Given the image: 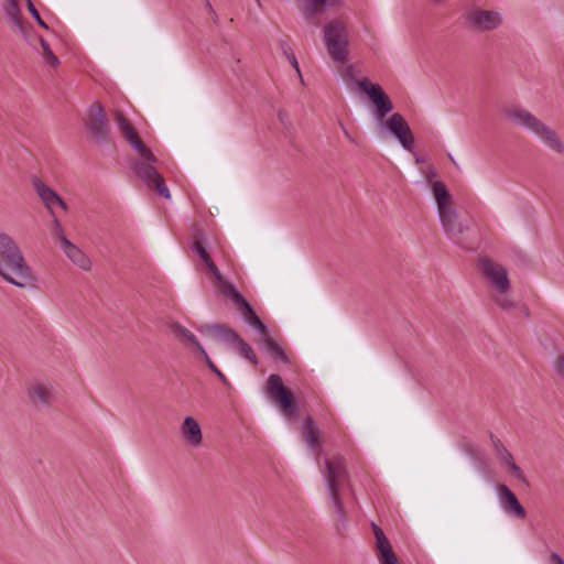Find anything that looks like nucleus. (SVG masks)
<instances>
[{
  "instance_id": "obj_1",
  "label": "nucleus",
  "mask_w": 564,
  "mask_h": 564,
  "mask_svg": "<svg viewBox=\"0 0 564 564\" xmlns=\"http://www.w3.org/2000/svg\"><path fill=\"white\" fill-rule=\"evenodd\" d=\"M115 121L121 133V135L129 142V144L138 152L140 160H137L132 164L134 174L142 180L147 186L151 189H155L159 195L170 199L171 194L164 182V178L159 174L155 166V155L151 150L142 142L138 132L128 121V119L120 112L115 113Z\"/></svg>"
},
{
  "instance_id": "obj_2",
  "label": "nucleus",
  "mask_w": 564,
  "mask_h": 564,
  "mask_svg": "<svg viewBox=\"0 0 564 564\" xmlns=\"http://www.w3.org/2000/svg\"><path fill=\"white\" fill-rule=\"evenodd\" d=\"M0 275L7 282L21 289L35 281L32 269L26 263L19 246L4 232H0Z\"/></svg>"
},
{
  "instance_id": "obj_3",
  "label": "nucleus",
  "mask_w": 564,
  "mask_h": 564,
  "mask_svg": "<svg viewBox=\"0 0 564 564\" xmlns=\"http://www.w3.org/2000/svg\"><path fill=\"white\" fill-rule=\"evenodd\" d=\"M324 478L332 500L333 508L340 521L345 520V506L341 499V489L350 484L346 459L343 455H335L325 459Z\"/></svg>"
},
{
  "instance_id": "obj_4",
  "label": "nucleus",
  "mask_w": 564,
  "mask_h": 564,
  "mask_svg": "<svg viewBox=\"0 0 564 564\" xmlns=\"http://www.w3.org/2000/svg\"><path fill=\"white\" fill-rule=\"evenodd\" d=\"M322 32L326 52L332 61L337 65L347 64L350 46L347 22L340 18L332 19L324 24Z\"/></svg>"
},
{
  "instance_id": "obj_5",
  "label": "nucleus",
  "mask_w": 564,
  "mask_h": 564,
  "mask_svg": "<svg viewBox=\"0 0 564 564\" xmlns=\"http://www.w3.org/2000/svg\"><path fill=\"white\" fill-rule=\"evenodd\" d=\"M503 112L509 120L534 133L551 150L557 153L564 151V144L556 132L528 110L520 107H510L505 109Z\"/></svg>"
},
{
  "instance_id": "obj_6",
  "label": "nucleus",
  "mask_w": 564,
  "mask_h": 564,
  "mask_svg": "<svg viewBox=\"0 0 564 564\" xmlns=\"http://www.w3.org/2000/svg\"><path fill=\"white\" fill-rule=\"evenodd\" d=\"M265 393L286 417L297 414L294 395L292 391L283 384L282 378L279 375L269 376L265 384Z\"/></svg>"
},
{
  "instance_id": "obj_7",
  "label": "nucleus",
  "mask_w": 564,
  "mask_h": 564,
  "mask_svg": "<svg viewBox=\"0 0 564 564\" xmlns=\"http://www.w3.org/2000/svg\"><path fill=\"white\" fill-rule=\"evenodd\" d=\"M86 127L93 139L98 143H106L109 137L110 128L104 107L99 102L90 106L87 117Z\"/></svg>"
},
{
  "instance_id": "obj_8",
  "label": "nucleus",
  "mask_w": 564,
  "mask_h": 564,
  "mask_svg": "<svg viewBox=\"0 0 564 564\" xmlns=\"http://www.w3.org/2000/svg\"><path fill=\"white\" fill-rule=\"evenodd\" d=\"M358 86L370 97L376 105V118L382 122L384 117L392 111L393 105L389 96L377 84H371L367 78L358 82Z\"/></svg>"
},
{
  "instance_id": "obj_9",
  "label": "nucleus",
  "mask_w": 564,
  "mask_h": 564,
  "mask_svg": "<svg viewBox=\"0 0 564 564\" xmlns=\"http://www.w3.org/2000/svg\"><path fill=\"white\" fill-rule=\"evenodd\" d=\"M380 124L394 134L405 150L412 149L414 138L402 115L393 113L387 121H382Z\"/></svg>"
},
{
  "instance_id": "obj_10",
  "label": "nucleus",
  "mask_w": 564,
  "mask_h": 564,
  "mask_svg": "<svg viewBox=\"0 0 564 564\" xmlns=\"http://www.w3.org/2000/svg\"><path fill=\"white\" fill-rule=\"evenodd\" d=\"M480 270L499 292L505 293L509 289L510 282L507 270L502 265L484 258L480 261Z\"/></svg>"
},
{
  "instance_id": "obj_11",
  "label": "nucleus",
  "mask_w": 564,
  "mask_h": 564,
  "mask_svg": "<svg viewBox=\"0 0 564 564\" xmlns=\"http://www.w3.org/2000/svg\"><path fill=\"white\" fill-rule=\"evenodd\" d=\"M468 20L476 30L481 32L496 30L502 23L501 14L495 10L475 9L469 13Z\"/></svg>"
},
{
  "instance_id": "obj_12",
  "label": "nucleus",
  "mask_w": 564,
  "mask_h": 564,
  "mask_svg": "<svg viewBox=\"0 0 564 564\" xmlns=\"http://www.w3.org/2000/svg\"><path fill=\"white\" fill-rule=\"evenodd\" d=\"M499 502L502 510L516 519H524L527 517L525 508L519 502L514 492L506 485L497 487Z\"/></svg>"
},
{
  "instance_id": "obj_13",
  "label": "nucleus",
  "mask_w": 564,
  "mask_h": 564,
  "mask_svg": "<svg viewBox=\"0 0 564 564\" xmlns=\"http://www.w3.org/2000/svg\"><path fill=\"white\" fill-rule=\"evenodd\" d=\"M344 7V0H300V11L306 21H314L329 8Z\"/></svg>"
},
{
  "instance_id": "obj_14",
  "label": "nucleus",
  "mask_w": 564,
  "mask_h": 564,
  "mask_svg": "<svg viewBox=\"0 0 564 564\" xmlns=\"http://www.w3.org/2000/svg\"><path fill=\"white\" fill-rule=\"evenodd\" d=\"M32 185L45 207L54 215V207L59 206L62 209L67 210V204L63 198L50 186H47L41 178L34 176Z\"/></svg>"
},
{
  "instance_id": "obj_15",
  "label": "nucleus",
  "mask_w": 564,
  "mask_h": 564,
  "mask_svg": "<svg viewBox=\"0 0 564 564\" xmlns=\"http://www.w3.org/2000/svg\"><path fill=\"white\" fill-rule=\"evenodd\" d=\"M372 530L376 538V549L380 564H399L398 557L392 550V546L384 535L382 529L372 523Z\"/></svg>"
},
{
  "instance_id": "obj_16",
  "label": "nucleus",
  "mask_w": 564,
  "mask_h": 564,
  "mask_svg": "<svg viewBox=\"0 0 564 564\" xmlns=\"http://www.w3.org/2000/svg\"><path fill=\"white\" fill-rule=\"evenodd\" d=\"M442 226L446 235L454 241H458L459 236L464 232L466 227L457 221V213L451 207L438 213Z\"/></svg>"
},
{
  "instance_id": "obj_17",
  "label": "nucleus",
  "mask_w": 564,
  "mask_h": 564,
  "mask_svg": "<svg viewBox=\"0 0 564 564\" xmlns=\"http://www.w3.org/2000/svg\"><path fill=\"white\" fill-rule=\"evenodd\" d=\"M199 332L214 339L228 343L231 346H234L235 341L240 336L234 328L225 324H206L199 328Z\"/></svg>"
},
{
  "instance_id": "obj_18",
  "label": "nucleus",
  "mask_w": 564,
  "mask_h": 564,
  "mask_svg": "<svg viewBox=\"0 0 564 564\" xmlns=\"http://www.w3.org/2000/svg\"><path fill=\"white\" fill-rule=\"evenodd\" d=\"M183 438L194 447H198L203 442V434L198 422L193 416L185 417L181 425Z\"/></svg>"
},
{
  "instance_id": "obj_19",
  "label": "nucleus",
  "mask_w": 564,
  "mask_h": 564,
  "mask_svg": "<svg viewBox=\"0 0 564 564\" xmlns=\"http://www.w3.org/2000/svg\"><path fill=\"white\" fill-rule=\"evenodd\" d=\"M62 250L66 257L82 270L87 271L90 269L91 262L89 258L68 239H64V247H62Z\"/></svg>"
},
{
  "instance_id": "obj_20",
  "label": "nucleus",
  "mask_w": 564,
  "mask_h": 564,
  "mask_svg": "<svg viewBox=\"0 0 564 564\" xmlns=\"http://www.w3.org/2000/svg\"><path fill=\"white\" fill-rule=\"evenodd\" d=\"M240 314L247 324L258 330L262 340L270 336L267 325L260 319L249 303L240 311Z\"/></svg>"
},
{
  "instance_id": "obj_21",
  "label": "nucleus",
  "mask_w": 564,
  "mask_h": 564,
  "mask_svg": "<svg viewBox=\"0 0 564 564\" xmlns=\"http://www.w3.org/2000/svg\"><path fill=\"white\" fill-rule=\"evenodd\" d=\"M218 291L226 297H229L235 303L237 310L240 312L249 302L236 290L235 285L227 281L221 280L216 284Z\"/></svg>"
},
{
  "instance_id": "obj_22",
  "label": "nucleus",
  "mask_w": 564,
  "mask_h": 564,
  "mask_svg": "<svg viewBox=\"0 0 564 564\" xmlns=\"http://www.w3.org/2000/svg\"><path fill=\"white\" fill-rule=\"evenodd\" d=\"M172 332L183 345L187 347L193 346L200 354V348L204 347L200 345V343L192 332H189L187 328L177 323L172 325Z\"/></svg>"
},
{
  "instance_id": "obj_23",
  "label": "nucleus",
  "mask_w": 564,
  "mask_h": 564,
  "mask_svg": "<svg viewBox=\"0 0 564 564\" xmlns=\"http://www.w3.org/2000/svg\"><path fill=\"white\" fill-rule=\"evenodd\" d=\"M192 250L199 256V258L204 261L207 268L209 267L210 262H214L207 251L206 238L200 229L196 228L194 230V241L192 245Z\"/></svg>"
},
{
  "instance_id": "obj_24",
  "label": "nucleus",
  "mask_w": 564,
  "mask_h": 564,
  "mask_svg": "<svg viewBox=\"0 0 564 564\" xmlns=\"http://www.w3.org/2000/svg\"><path fill=\"white\" fill-rule=\"evenodd\" d=\"M29 395L34 403L47 405L53 400V389L50 386L36 383L30 389Z\"/></svg>"
},
{
  "instance_id": "obj_25",
  "label": "nucleus",
  "mask_w": 564,
  "mask_h": 564,
  "mask_svg": "<svg viewBox=\"0 0 564 564\" xmlns=\"http://www.w3.org/2000/svg\"><path fill=\"white\" fill-rule=\"evenodd\" d=\"M4 13L10 19V21L20 29L21 32L24 31V22L20 9V0H7L3 6Z\"/></svg>"
},
{
  "instance_id": "obj_26",
  "label": "nucleus",
  "mask_w": 564,
  "mask_h": 564,
  "mask_svg": "<svg viewBox=\"0 0 564 564\" xmlns=\"http://www.w3.org/2000/svg\"><path fill=\"white\" fill-rule=\"evenodd\" d=\"M302 436H303L304 441L306 442V444L312 449L318 451L319 437H318V433L315 427L314 421L311 417H307L303 423Z\"/></svg>"
},
{
  "instance_id": "obj_27",
  "label": "nucleus",
  "mask_w": 564,
  "mask_h": 564,
  "mask_svg": "<svg viewBox=\"0 0 564 564\" xmlns=\"http://www.w3.org/2000/svg\"><path fill=\"white\" fill-rule=\"evenodd\" d=\"M262 343L272 358L278 359L282 364L291 362L288 352L271 336L264 338Z\"/></svg>"
},
{
  "instance_id": "obj_28",
  "label": "nucleus",
  "mask_w": 564,
  "mask_h": 564,
  "mask_svg": "<svg viewBox=\"0 0 564 564\" xmlns=\"http://www.w3.org/2000/svg\"><path fill=\"white\" fill-rule=\"evenodd\" d=\"M432 187H433L434 198L437 204L438 213L443 212V208L444 209L451 208L452 206L448 203L451 196H449V193L446 189V186L444 185V183L436 181L433 183Z\"/></svg>"
},
{
  "instance_id": "obj_29",
  "label": "nucleus",
  "mask_w": 564,
  "mask_h": 564,
  "mask_svg": "<svg viewBox=\"0 0 564 564\" xmlns=\"http://www.w3.org/2000/svg\"><path fill=\"white\" fill-rule=\"evenodd\" d=\"M232 348H235L238 351V354H240L243 358L249 360L252 365L258 364V358L252 347L248 343H246L240 336L235 341Z\"/></svg>"
},
{
  "instance_id": "obj_30",
  "label": "nucleus",
  "mask_w": 564,
  "mask_h": 564,
  "mask_svg": "<svg viewBox=\"0 0 564 564\" xmlns=\"http://www.w3.org/2000/svg\"><path fill=\"white\" fill-rule=\"evenodd\" d=\"M37 40H39V43L41 45L40 54L42 55V57L44 58L46 64L52 66V67L57 66L59 61L54 55V53L52 52L48 43L43 37H39Z\"/></svg>"
},
{
  "instance_id": "obj_31",
  "label": "nucleus",
  "mask_w": 564,
  "mask_h": 564,
  "mask_svg": "<svg viewBox=\"0 0 564 564\" xmlns=\"http://www.w3.org/2000/svg\"><path fill=\"white\" fill-rule=\"evenodd\" d=\"M490 440H491L492 446L495 447V449L497 452L498 457L502 460V463H505V464L511 463V459L513 458L512 454L503 446L501 441L499 438H497L496 436H494L492 434H490Z\"/></svg>"
},
{
  "instance_id": "obj_32",
  "label": "nucleus",
  "mask_w": 564,
  "mask_h": 564,
  "mask_svg": "<svg viewBox=\"0 0 564 564\" xmlns=\"http://www.w3.org/2000/svg\"><path fill=\"white\" fill-rule=\"evenodd\" d=\"M200 356L205 360L208 368L221 380V382L229 386L226 376L217 368V366L213 362V360L209 358L208 354L204 348H200Z\"/></svg>"
},
{
  "instance_id": "obj_33",
  "label": "nucleus",
  "mask_w": 564,
  "mask_h": 564,
  "mask_svg": "<svg viewBox=\"0 0 564 564\" xmlns=\"http://www.w3.org/2000/svg\"><path fill=\"white\" fill-rule=\"evenodd\" d=\"M28 1V9L30 11V13L32 14V17L34 18V20L44 29H47V25L46 23L42 20V18L40 17V13L39 11L36 10V8L34 7V4L32 3L31 0H26Z\"/></svg>"
},
{
  "instance_id": "obj_34",
  "label": "nucleus",
  "mask_w": 564,
  "mask_h": 564,
  "mask_svg": "<svg viewBox=\"0 0 564 564\" xmlns=\"http://www.w3.org/2000/svg\"><path fill=\"white\" fill-rule=\"evenodd\" d=\"M506 465L509 467L510 473L513 477L520 480H524V475L521 468L514 463L513 458L511 459V463H507Z\"/></svg>"
},
{
  "instance_id": "obj_35",
  "label": "nucleus",
  "mask_w": 564,
  "mask_h": 564,
  "mask_svg": "<svg viewBox=\"0 0 564 564\" xmlns=\"http://www.w3.org/2000/svg\"><path fill=\"white\" fill-rule=\"evenodd\" d=\"M554 369L555 372L564 379V356L557 357V359L554 362Z\"/></svg>"
},
{
  "instance_id": "obj_36",
  "label": "nucleus",
  "mask_w": 564,
  "mask_h": 564,
  "mask_svg": "<svg viewBox=\"0 0 564 564\" xmlns=\"http://www.w3.org/2000/svg\"><path fill=\"white\" fill-rule=\"evenodd\" d=\"M208 270L215 278V284L225 279L214 262H210Z\"/></svg>"
},
{
  "instance_id": "obj_37",
  "label": "nucleus",
  "mask_w": 564,
  "mask_h": 564,
  "mask_svg": "<svg viewBox=\"0 0 564 564\" xmlns=\"http://www.w3.org/2000/svg\"><path fill=\"white\" fill-rule=\"evenodd\" d=\"M53 236H54V238L59 242L61 248H62V247H64V239H67V238H66V236H65V234H64L63 228L61 227V228H58L57 230H55V231L53 232Z\"/></svg>"
},
{
  "instance_id": "obj_38",
  "label": "nucleus",
  "mask_w": 564,
  "mask_h": 564,
  "mask_svg": "<svg viewBox=\"0 0 564 564\" xmlns=\"http://www.w3.org/2000/svg\"><path fill=\"white\" fill-rule=\"evenodd\" d=\"M284 54L286 55L292 66L296 69V72L300 73V67L295 55L293 53H289L286 48H284Z\"/></svg>"
},
{
  "instance_id": "obj_39",
  "label": "nucleus",
  "mask_w": 564,
  "mask_h": 564,
  "mask_svg": "<svg viewBox=\"0 0 564 564\" xmlns=\"http://www.w3.org/2000/svg\"><path fill=\"white\" fill-rule=\"evenodd\" d=\"M343 66V72H341V75L344 78H352L354 76V66L352 65H341Z\"/></svg>"
},
{
  "instance_id": "obj_40",
  "label": "nucleus",
  "mask_w": 564,
  "mask_h": 564,
  "mask_svg": "<svg viewBox=\"0 0 564 564\" xmlns=\"http://www.w3.org/2000/svg\"><path fill=\"white\" fill-rule=\"evenodd\" d=\"M203 1L205 3V7H206V10L208 11V13L210 15H215V23L217 24L219 22V18H218L217 13L215 12L212 3L209 2V0H203Z\"/></svg>"
},
{
  "instance_id": "obj_41",
  "label": "nucleus",
  "mask_w": 564,
  "mask_h": 564,
  "mask_svg": "<svg viewBox=\"0 0 564 564\" xmlns=\"http://www.w3.org/2000/svg\"><path fill=\"white\" fill-rule=\"evenodd\" d=\"M497 303L502 307V308H510L512 306V303L507 299V297H501V299H497Z\"/></svg>"
},
{
  "instance_id": "obj_42",
  "label": "nucleus",
  "mask_w": 564,
  "mask_h": 564,
  "mask_svg": "<svg viewBox=\"0 0 564 564\" xmlns=\"http://www.w3.org/2000/svg\"><path fill=\"white\" fill-rule=\"evenodd\" d=\"M552 564H564L563 558L557 553L551 554Z\"/></svg>"
},
{
  "instance_id": "obj_43",
  "label": "nucleus",
  "mask_w": 564,
  "mask_h": 564,
  "mask_svg": "<svg viewBox=\"0 0 564 564\" xmlns=\"http://www.w3.org/2000/svg\"><path fill=\"white\" fill-rule=\"evenodd\" d=\"M279 119H280V121H281L283 124H285V123H286V113H285V112H283V111H280V112H279Z\"/></svg>"
},
{
  "instance_id": "obj_44",
  "label": "nucleus",
  "mask_w": 564,
  "mask_h": 564,
  "mask_svg": "<svg viewBox=\"0 0 564 564\" xmlns=\"http://www.w3.org/2000/svg\"><path fill=\"white\" fill-rule=\"evenodd\" d=\"M53 226H54V231L62 227L61 223L57 218H54Z\"/></svg>"
},
{
  "instance_id": "obj_45",
  "label": "nucleus",
  "mask_w": 564,
  "mask_h": 564,
  "mask_svg": "<svg viewBox=\"0 0 564 564\" xmlns=\"http://www.w3.org/2000/svg\"><path fill=\"white\" fill-rule=\"evenodd\" d=\"M432 1H433L434 3H436V4H440V3L445 2L446 0H432Z\"/></svg>"
},
{
  "instance_id": "obj_46",
  "label": "nucleus",
  "mask_w": 564,
  "mask_h": 564,
  "mask_svg": "<svg viewBox=\"0 0 564 564\" xmlns=\"http://www.w3.org/2000/svg\"><path fill=\"white\" fill-rule=\"evenodd\" d=\"M448 159H449V160H451L455 165H457V164H456V162H455V160H454V158H453L451 154H448Z\"/></svg>"
},
{
  "instance_id": "obj_47",
  "label": "nucleus",
  "mask_w": 564,
  "mask_h": 564,
  "mask_svg": "<svg viewBox=\"0 0 564 564\" xmlns=\"http://www.w3.org/2000/svg\"><path fill=\"white\" fill-rule=\"evenodd\" d=\"M344 133H345V135H346L347 138H349V134H348V132H347L345 129H344Z\"/></svg>"
},
{
  "instance_id": "obj_48",
  "label": "nucleus",
  "mask_w": 564,
  "mask_h": 564,
  "mask_svg": "<svg viewBox=\"0 0 564 564\" xmlns=\"http://www.w3.org/2000/svg\"><path fill=\"white\" fill-rule=\"evenodd\" d=\"M258 3H260V0H256Z\"/></svg>"
}]
</instances>
